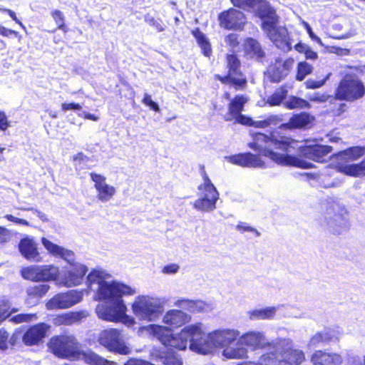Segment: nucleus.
Here are the masks:
<instances>
[{
  "instance_id": "obj_12",
  "label": "nucleus",
  "mask_w": 365,
  "mask_h": 365,
  "mask_svg": "<svg viewBox=\"0 0 365 365\" xmlns=\"http://www.w3.org/2000/svg\"><path fill=\"white\" fill-rule=\"evenodd\" d=\"M295 61L292 57L285 59L277 58L271 63L267 71V78L271 83H279L292 71Z\"/></svg>"
},
{
  "instance_id": "obj_55",
  "label": "nucleus",
  "mask_w": 365,
  "mask_h": 365,
  "mask_svg": "<svg viewBox=\"0 0 365 365\" xmlns=\"http://www.w3.org/2000/svg\"><path fill=\"white\" fill-rule=\"evenodd\" d=\"M347 109V105L345 103H341L339 104L337 108H333L331 112L333 116L338 117L344 113Z\"/></svg>"
},
{
  "instance_id": "obj_7",
  "label": "nucleus",
  "mask_w": 365,
  "mask_h": 365,
  "mask_svg": "<svg viewBox=\"0 0 365 365\" xmlns=\"http://www.w3.org/2000/svg\"><path fill=\"white\" fill-rule=\"evenodd\" d=\"M225 59L227 74L225 76L216 74L215 79L222 84L228 85L235 91L245 90L247 87V79L241 70L240 58L235 53H230L226 55Z\"/></svg>"
},
{
  "instance_id": "obj_21",
  "label": "nucleus",
  "mask_w": 365,
  "mask_h": 365,
  "mask_svg": "<svg viewBox=\"0 0 365 365\" xmlns=\"http://www.w3.org/2000/svg\"><path fill=\"white\" fill-rule=\"evenodd\" d=\"M240 343L252 351L266 348L269 345L264 335L255 331L244 334L240 339Z\"/></svg>"
},
{
  "instance_id": "obj_56",
  "label": "nucleus",
  "mask_w": 365,
  "mask_h": 365,
  "mask_svg": "<svg viewBox=\"0 0 365 365\" xmlns=\"http://www.w3.org/2000/svg\"><path fill=\"white\" fill-rule=\"evenodd\" d=\"M272 119L269 118H267L264 120H252V126L255 128H265L269 127L271 125Z\"/></svg>"
},
{
  "instance_id": "obj_19",
  "label": "nucleus",
  "mask_w": 365,
  "mask_h": 365,
  "mask_svg": "<svg viewBox=\"0 0 365 365\" xmlns=\"http://www.w3.org/2000/svg\"><path fill=\"white\" fill-rule=\"evenodd\" d=\"M364 154L365 147L352 146L333 154L331 158L336 161V168L339 170L340 165H346L344 163L356 160Z\"/></svg>"
},
{
  "instance_id": "obj_23",
  "label": "nucleus",
  "mask_w": 365,
  "mask_h": 365,
  "mask_svg": "<svg viewBox=\"0 0 365 365\" xmlns=\"http://www.w3.org/2000/svg\"><path fill=\"white\" fill-rule=\"evenodd\" d=\"M310 361L313 365H341L343 359L336 353L316 350L312 354Z\"/></svg>"
},
{
  "instance_id": "obj_20",
  "label": "nucleus",
  "mask_w": 365,
  "mask_h": 365,
  "mask_svg": "<svg viewBox=\"0 0 365 365\" xmlns=\"http://www.w3.org/2000/svg\"><path fill=\"white\" fill-rule=\"evenodd\" d=\"M88 272L86 265L80 263L71 264L70 268L64 273V279L68 286H77L81 284Z\"/></svg>"
},
{
  "instance_id": "obj_30",
  "label": "nucleus",
  "mask_w": 365,
  "mask_h": 365,
  "mask_svg": "<svg viewBox=\"0 0 365 365\" xmlns=\"http://www.w3.org/2000/svg\"><path fill=\"white\" fill-rule=\"evenodd\" d=\"M88 316L86 311L70 312L59 314L56 317V323L58 324L71 325L81 321Z\"/></svg>"
},
{
  "instance_id": "obj_9",
  "label": "nucleus",
  "mask_w": 365,
  "mask_h": 365,
  "mask_svg": "<svg viewBox=\"0 0 365 365\" xmlns=\"http://www.w3.org/2000/svg\"><path fill=\"white\" fill-rule=\"evenodd\" d=\"M200 174L203 183L200 184L197 189L202 192V196L195 201L193 206L200 211H211L216 207L219 193L215 186L212 183L204 166L200 168Z\"/></svg>"
},
{
  "instance_id": "obj_39",
  "label": "nucleus",
  "mask_w": 365,
  "mask_h": 365,
  "mask_svg": "<svg viewBox=\"0 0 365 365\" xmlns=\"http://www.w3.org/2000/svg\"><path fill=\"white\" fill-rule=\"evenodd\" d=\"M16 312L17 309L11 308V302L8 298L4 297L0 299V319L3 322Z\"/></svg>"
},
{
  "instance_id": "obj_24",
  "label": "nucleus",
  "mask_w": 365,
  "mask_h": 365,
  "mask_svg": "<svg viewBox=\"0 0 365 365\" xmlns=\"http://www.w3.org/2000/svg\"><path fill=\"white\" fill-rule=\"evenodd\" d=\"M191 320V317L180 309L168 311L164 317L163 322L171 328H178Z\"/></svg>"
},
{
  "instance_id": "obj_36",
  "label": "nucleus",
  "mask_w": 365,
  "mask_h": 365,
  "mask_svg": "<svg viewBox=\"0 0 365 365\" xmlns=\"http://www.w3.org/2000/svg\"><path fill=\"white\" fill-rule=\"evenodd\" d=\"M284 106L289 110L304 108L309 109L311 108V104L308 101L304 98L295 96H291L285 102Z\"/></svg>"
},
{
  "instance_id": "obj_51",
  "label": "nucleus",
  "mask_w": 365,
  "mask_h": 365,
  "mask_svg": "<svg viewBox=\"0 0 365 365\" xmlns=\"http://www.w3.org/2000/svg\"><path fill=\"white\" fill-rule=\"evenodd\" d=\"M142 102L155 112H158L160 110L158 104L156 102L153 101L152 100L151 96L148 93H145L142 99Z\"/></svg>"
},
{
  "instance_id": "obj_14",
  "label": "nucleus",
  "mask_w": 365,
  "mask_h": 365,
  "mask_svg": "<svg viewBox=\"0 0 365 365\" xmlns=\"http://www.w3.org/2000/svg\"><path fill=\"white\" fill-rule=\"evenodd\" d=\"M297 150L300 158L322 163L327 161L328 155L332 151V147L314 143L301 145Z\"/></svg>"
},
{
  "instance_id": "obj_3",
  "label": "nucleus",
  "mask_w": 365,
  "mask_h": 365,
  "mask_svg": "<svg viewBox=\"0 0 365 365\" xmlns=\"http://www.w3.org/2000/svg\"><path fill=\"white\" fill-rule=\"evenodd\" d=\"M233 7L250 11L256 9L261 20L260 27L267 37L280 50L288 52L292 48L287 30L279 26V16L267 0H230Z\"/></svg>"
},
{
  "instance_id": "obj_53",
  "label": "nucleus",
  "mask_w": 365,
  "mask_h": 365,
  "mask_svg": "<svg viewBox=\"0 0 365 365\" xmlns=\"http://www.w3.org/2000/svg\"><path fill=\"white\" fill-rule=\"evenodd\" d=\"M236 228L240 232H254L257 236L259 235V232L255 228L250 227L245 222H240L237 225Z\"/></svg>"
},
{
  "instance_id": "obj_10",
  "label": "nucleus",
  "mask_w": 365,
  "mask_h": 365,
  "mask_svg": "<svg viewBox=\"0 0 365 365\" xmlns=\"http://www.w3.org/2000/svg\"><path fill=\"white\" fill-rule=\"evenodd\" d=\"M98 341L101 345L114 354L128 355L131 353V349L125 344L117 329L103 330Z\"/></svg>"
},
{
  "instance_id": "obj_42",
  "label": "nucleus",
  "mask_w": 365,
  "mask_h": 365,
  "mask_svg": "<svg viewBox=\"0 0 365 365\" xmlns=\"http://www.w3.org/2000/svg\"><path fill=\"white\" fill-rule=\"evenodd\" d=\"M51 14L57 26V29L62 31L63 33H67L68 29L66 25L65 17L63 12L60 10L55 9L51 11Z\"/></svg>"
},
{
  "instance_id": "obj_57",
  "label": "nucleus",
  "mask_w": 365,
  "mask_h": 365,
  "mask_svg": "<svg viewBox=\"0 0 365 365\" xmlns=\"http://www.w3.org/2000/svg\"><path fill=\"white\" fill-rule=\"evenodd\" d=\"M10 126L9 121L5 113L0 110V130H6Z\"/></svg>"
},
{
  "instance_id": "obj_59",
  "label": "nucleus",
  "mask_w": 365,
  "mask_h": 365,
  "mask_svg": "<svg viewBox=\"0 0 365 365\" xmlns=\"http://www.w3.org/2000/svg\"><path fill=\"white\" fill-rule=\"evenodd\" d=\"M1 11L5 12L8 14V15L16 23L18 24L21 28L24 29H26L25 26L22 24V22L17 18L16 13L9 9H0Z\"/></svg>"
},
{
  "instance_id": "obj_18",
  "label": "nucleus",
  "mask_w": 365,
  "mask_h": 365,
  "mask_svg": "<svg viewBox=\"0 0 365 365\" xmlns=\"http://www.w3.org/2000/svg\"><path fill=\"white\" fill-rule=\"evenodd\" d=\"M279 361L278 365H299L305 360L302 350L293 346H284L279 351Z\"/></svg>"
},
{
  "instance_id": "obj_6",
  "label": "nucleus",
  "mask_w": 365,
  "mask_h": 365,
  "mask_svg": "<svg viewBox=\"0 0 365 365\" xmlns=\"http://www.w3.org/2000/svg\"><path fill=\"white\" fill-rule=\"evenodd\" d=\"M238 333L232 330H217L210 333L208 336L205 333V341L207 345L206 354L213 347L224 348L223 355L227 359H243L247 356V349L244 347L231 348L229 346L237 339Z\"/></svg>"
},
{
  "instance_id": "obj_33",
  "label": "nucleus",
  "mask_w": 365,
  "mask_h": 365,
  "mask_svg": "<svg viewBox=\"0 0 365 365\" xmlns=\"http://www.w3.org/2000/svg\"><path fill=\"white\" fill-rule=\"evenodd\" d=\"M333 338L334 331L330 329H327L318 331L313 335L309 340V344L313 346H317L320 344L330 342Z\"/></svg>"
},
{
  "instance_id": "obj_13",
  "label": "nucleus",
  "mask_w": 365,
  "mask_h": 365,
  "mask_svg": "<svg viewBox=\"0 0 365 365\" xmlns=\"http://www.w3.org/2000/svg\"><path fill=\"white\" fill-rule=\"evenodd\" d=\"M51 326L45 322H39L29 326L22 335V342L26 346H38L47 336Z\"/></svg>"
},
{
  "instance_id": "obj_49",
  "label": "nucleus",
  "mask_w": 365,
  "mask_h": 365,
  "mask_svg": "<svg viewBox=\"0 0 365 365\" xmlns=\"http://www.w3.org/2000/svg\"><path fill=\"white\" fill-rule=\"evenodd\" d=\"M9 331L5 328L0 329V350L6 351L8 349Z\"/></svg>"
},
{
  "instance_id": "obj_54",
  "label": "nucleus",
  "mask_w": 365,
  "mask_h": 365,
  "mask_svg": "<svg viewBox=\"0 0 365 365\" xmlns=\"http://www.w3.org/2000/svg\"><path fill=\"white\" fill-rule=\"evenodd\" d=\"M82 106L78 103H63L61 104V110L66 112L69 110H80Z\"/></svg>"
},
{
  "instance_id": "obj_27",
  "label": "nucleus",
  "mask_w": 365,
  "mask_h": 365,
  "mask_svg": "<svg viewBox=\"0 0 365 365\" xmlns=\"http://www.w3.org/2000/svg\"><path fill=\"white\" fill-rule=\"evenodd\" d=\"M244 48L247 53L256 58L258 61H262L266 56V53L260 43L254 38L247 37L245 39Z\"/></svg>"
},
{
  "instance_id": "obj_52",
  "label": "nucleus",
  "mask_w": 365,
  "mask_h": 365,
  "mask_svg": "<svg viewBox=\"0 0 365 365\" xmlns=\"http://www.w3.org/2000/svg\"><path fill=\"white\" fill-rule=\"evenodd\" d=\"M0 35L4 37H10L11 36H14V37L19 38V40L21 38V36L18 31L8 29L2 25H0Z\"/></svg>"
},
{
  "instance_id": "obj_15",
  "label": "nucleus",
  "mask_w": 365,
  "mask_h": 365,
  "mask_svg": "<svg viewBox=\"0 0 365 365\" xmlns=\"http://www.w3.org/2000/svg\"><path fill=\"white\" fill-rule=\"evenodd\" d=\"M83 294L76 290H69L66 292L56 294L47 302L50 309H68L82 300Z\"/></svg>"
},
{
  "instance_id": "obj_31",
  "label": "nucleus",
  "mask_w": 365,
  "mask_h": 365,
  "mask_svg": "<svg viewBox=\"0 0 365 365\" xmlns=\"http://www.w3.org/2000/svg\"><path fill=\"white\" fill-rule=\"evenodd\" d=\"M41 243L44 247L48 251L50 254L54 256H58L62 258H65L66 256L73 255V252L70 250H66L64 248L58 246L56 244L53 243L46 237L41 238Z\"/></svg>"
},
{
  "instance_id": "obj_48",
  "label": "nucleus",
  "mask_w": 365,
  "mask_h": 365,
  "mask_svg": "<svg viewBox=\"0 0 365 365\" xmlns=\"http://www.w3.org/2000/svg\"><path fill=\"white\" fill-rule=\"evenodd\" d=\"M233 120H235V123L247 126H252L253 120L250 117L243 115L242 113L234 115Z\"/></svg>"
},
{
  "instance_id": "obj_11",
  "label": "nucleus",
  "mask_w": 365,
  "mask_h": 365,
  "mask_svg": "<svg viewBox=\"0 0 365 365\" xmlns=\"http://www.w3.org/2000/svg\"><path fill=\"white\" fill-rule=\"evenodd\" d=\"M217 20L220 27L228 31H243L247 23V16L243 11L234 7L219 13Z\"/></svg>"
},
{
  "instance_id": "obj_46",
  "label": "nucleus",
  "mask_w": 365,
  "mask_h": 365,
  "mask_svg": "<svg viewBox=\"0 0 365 365\" xmlns=\"http://www.w3.org/2000/svg\"><path fill=\"white\" fill-rule=\"evenodd\" d=\"M225 41L232 49L236 48L240 45L239 36L235 33L228 34L225 37Z\"/></svg>"
},
{
  "instance_id": "obj_29",
  "label": "nucleus",
  "mask_w": 365,
  "mask_h": 365,
  "mask_svg": "<svg viewBox=\"0 0 365 365\" xmlns=\"http://www.w3.org/2000/svg\"><path fill=\"white\" fill-rule=\"evenodd\" d=\"M340 173L354 178H359L365 175V158L359 163L352 165H340Z\"/></svg>"
},
{
  "instance_id": "obj_34",
  "label": "nucleus",
  "mask_w": 365,
  "mask_h": 365,
  "mask_svg": "<svg viewBox=\"0 0 365 365\" xmlns=\"http://www.w3.org/2000/svg\"><path fill=\"white\" fill-rule=\"evenodd\" d=\"M49 286L46 284H36L30 287L26 290L28 299H39L42 298L48 291Z\"/></svg>"
},
{
  "instance_id": "obj_45",
  "label": "nucleus",
  "mask_w": 365,
  "mask_h": 365,
  "mask_svg": "<svg viewBox=\"0 0 365 365\" xmlns=\"http://www.w3.org/2000/svg\"><path fill=\"white\" fill-rule=\"evenodd\" d=\"M163 363L167 365H182V359L177 355L171 353H167L163 356Z\"/></svg>"
},
{
  "instance_id": "obj_1",
  "label": "nucleus",
  "mask_w": 365,
  "mask_h": 365,
  "mask_svg": "<svg viewBox=\"0 0 365 365\" xmlns=\"http://www.w3.org/2000/svg\"><path fill=\"white\" fill-rule=\"evenodd\" d=\"M297 141L290 137L280 136L279 138L269 136L262 133H256L252 135V142L248 143V147L259 154L250 152L235 154L229 157V161L241 167L264 168L265 163L259 155L269 158L273 162L283 166H291L302 169L313 168L312 163L307 162L300 158L288 154H280L274 152L271 147L284 152H290L294 150V144Z\"/></svg>"
},
{
  "instance_id": "obj_17",
  "label": "nucleus",
  "mask_w": 365,
  "mask_h": 365,
  "mask_svg": "<svg viewBox=\"0 0 365 365\" xmlns=\"http://www.w3.org/2000/svg\"><path fill=\"white\" fill-rule=\"evenodd\" d=\"M90 177L94 182V187L97 192V198L101 202L109 201L115 195L116 189L114 186L106 183V178L96 173H91Z\"/></svg>"
},
{
  "instance_id": "obj_44",
  "label": "nucleus",
  "mask_w": 365,
  "mask_h": 365,
  "mask_svg": "<svg viewBox=\"0 0 365 365\" xmlns=\"http://www.w3.org/2000/svg\"><path fill=\"white\" fill-rule=\"evenodd\" d=\"M36 319V314H19L13 316L10 321L15 324H21L23 322H30Z\"/></svg>"
},
{
  "instance_id": "obj_2",
  "label": "nucleus",
  "mask_w": 365,
  "mask_h": 365,
  "mask_svg": "<svg viewBox=\"0 0 365 365\" xmlns=\"http://www.w3.org/2000/svg\"><path fill=\"white\" fill-rule=\"evenodd\" d=\"M107 275L102 270L93 269L86 277L89 285L98 284L97 290L98 299L108 304V305H102L98 307L99 317L108 322L124 321L130 324H133L134 319L130 318L125 313L127 309L122 297L133 295L135 293V289L114 281L110 283L106 282L105 279Z\"/></svg>"
},
{
  "instance_id": "obj_63",
  "label": "nucleus",
  "mask_w": 365,
  "mask_h": 365,
  "mask_svg": "<svg viewBox=\"0 0 365 365\" xmlns=\"http://www.w3.org/2000/svg\"><path fill=\"white\" fill-rule=\"evenodd\" d=\"M306 59H310V60H316L318 58V54L316 51L312 50L310 47L308 46V48L306 49L305 52L304 53Z\"/></svg>"
},
{
  "instance_id": "obj_43",
  "label": "nucleus",
  "mask_w": 365,
  "mask_h": 365,
  "mask_svg": "<svg viewBox=\"0 0 365 365\" xmlns=\"http://www.w3.org/2000/svg\"><path fill=\"white\" fill-rule=\"evenodd\" d=\"M331 73H327L321 79L315 80L309 78L304 82V86L307 89H317L325 85L326 82L330 78Z\"/></svg>"
},
{
  "instance_id": "obj_62",
  "label": "nucleus",
  "mask_w": 365,
  "mask_h": 365,
  "mask_svg": "<svg viewBox=\"0 0 365 365\" xmlns=\"http://www.w3.org/2000/svg\"><path fill=\"white\" fill-rule=\"evenodd\" d=\"M10 238V234L7 229L0 226V244L6 242Z\"/></svg>"
},
{
  "instance_id": "obj_64",
  "label": "nucleus",
  "mask_w": 365,
  "mask_h": 365,
  "mask_svg": "<svg viewBox=\"0 0 365 365\" xmlns=\"http://www.w3.org/2000/svg\"><path fill=\"white\" fill-rule=\"evenodd\" d=\"M73 160L81 163L88 160V157L83 152H78L73 156Z\"/></svg>"
},
{
  "instance_id": "obj_40",
  "label": "nucleus",
  "mask_w": 365,
  "mask_h": 365,
  "mask_svg": "<svg viewBox=\"0 0 365 365\" xmlns=\"http://www.w3.org/2000/svg\"><path fill=\"white\" fill-rule=\"evenodd\" d=\"M39 266L32 265L22 268L21 274L25 279L31 282H39L40 272Z\"/></svg>"
},
{
  "instance_id": "obj_28",
  "label": "nucleus",
  "mask_w": 365,
  "mask_h": 365,
  "mask_svg": "<svg viewBox=\"0 0 365 365\" xmlns=\"http://www.w3.org/2000/svg\"><path fill=\"white\" fill-rule=\"evenodd\" d=\"M191 34L195 37L196 42L201 49L202 55L210 58L212 55V48L209 38L200 31L199 28H195Z\"/></svg>"
},
{
  "instance_id": "obj_35",
  "label": "nucleus",
  "mask_w": 365,
  "mask_h": 365,
  "mask_svg": "<svg viewBox=\"0 0 365 365\" xmlns=\"http://www.w3.org/2000/svg\"><path fill=\"white\" fill-rule=\"evenodd\" d=\"M274 307H266L261 309H254L249 312V318L251 320L269 319L275 315Z\"/></svg>"
},
{
  "instance_id": "obj_8",
  "label": "nucleus",
  "mask_w": 365,
  "mask_h": 365,
  "mask_svg": "<svg viewBox=\"0 0 365 365\" xmlns=\"http://www.w3.org/2000/svg\"><path fill=\"white\" fill-rule=\"evenodd\" d=\"M365 96L364 83L356 75L346 73L339 81L335 88L334 97L336 100L354 102Z\"/></svg>"
},
{
  "instance_id": "obj_16",
  "label": "nucleus",
  "mask_w": 365,
  "mask_h": 365,
  "mask_svg": "<svg viewBox=\"0 0 365 365\" xmlns=\"http://www.w3.org/2000/svg\"><path fill=\"white\" fill-rule=\"evenodd\" d=\"M132 309L141 320L151 321L158 314V306L146 296H138L132 304Z\"/></svg>"
},
{
  "instance_id": "obj_37",
  "label": "nucleus",
  "mask_w": 365,
  "mask_h": 365,
  "mask_svg": "<svg viewBox=\"0 0 365 365\" xmlns=\"http://www.w3.org/2000/svg\"><path fill=\"white\" fill-rule=\"evenodd\" d=\"M313 66L308 62L299 61L296 67L295 79L298 81H302L305 78L313 71Z\"/></svg>"
},
{
  "instance_id": "obj_47",
  "label": "nucleus",
  "mask_w": 365,
  "mask_h": 365,
  "mask_svg": "<svg viewBox=\"0 0 365 365\" xmlns=\"http://www.w3.org/2000/svg\"><path fill=\"white\" fill-rule=\"evenodd\" d=\"M23 332L21 329H16L11 335L9 333V341L8 344L11 346H16L19 342L20 339H22Z\"/></svg>"
},
{
  "instance_id": "obj_32",
  "label": "nucleus",
  "mask_w": 365,
  "mask_h": 365,
  "mask_svg": "<svg viewBox=\"0 0 365 365\" xmlns=\"http://www.w3.org/2000/svg\"><path fill=\"white\" fill-rule=\"evenodd\" d=\"M39 282L56 280L59 276V269L53 264L39 266Z\"/></svg>"
},
{
  "instance_id": "obj_22",
  "label": "nucleus",
  "mask_w": 365,
  "mask_h": 365,
  "mask_svg": "<svg viewBox=\"0 0 365 365\" xmlns=\"http://www.w3.org/2000/svg\"><path fill=\"white\" fill-rule=\"evenodd\" d=\"M315 120L314 116L307 112H300L292 115L287 123L280 125L281 128L284 129H301L307 128Z\"/></svg>"
},
{
  "instance_id": "obj_60",
  "label": "nucleus",
  "mask_w": 365,
  "mask_h": 365,
  "mask_svg": "<svg viewBox=\"0 0 365 365\" xmlns=\"http://www.w3.org/2000/svg\"><path fill=\"white\" fill-rule=\"evenodd\" d=\"M5 218L10 222H14L16 224L22 225H29V222L24 219L18 218L12 215L8 214L5 215Z\"/></svg>"
},
{
  "instance_id": "obj_41",
  "label": "nucleus",
  "mask_w": 365,
  "mask_h": 365,
  "mask_svg": "<svg viewBox=\"0 0 365 365\" xmlns=\"http://www.w3.org/2000/svg\"><path fill=\"white\" fill-rule=\"evenodd\" d=\"M279 354L278 352H267L262 354L258 361L259 365H278Z\"/></svg>"
},
{
  "instance_id": "obj_26",
  "label": "nucleus",
  "mask_w": 365,
  "mask_h": 365,
  "mask_svg": "<svg viewBox=\"0 0 365 365\" xmlns=\"http://www.w3.org/2000/svg\"><path fill=\"white\" fill-rule=\"evenodd\" d=\"M248 98L246 96L237 94L230 99L227 105V113L224 117L225 121H231L233 116L240 114L244 110L245 105L247 103Z\"/></svg>"
},
{
  "instance_id": "obj_61",
  "label": "nucleus",
  "mask_w": 365,
  "mask_h": 365,
  "mask_svg": "<svg viewBox=\"0 0 365 365\" xmlns=\"http://www.w3.org/2000/svg\"><path fill=\"white\" fill-rule=\"evenodd\" d=\"M179 268L177 264H170L163 268V272L165 274H174L178 271Z\"/></svg>"
},
{
  "instance_id": "obj_38",
  "label": "nucleus",
  "mask_w": 365,
  "mask_h": 365,
  "mask_svg": "<svg viewBox=\"0 0 365 365\" xmlns=\"http://www.w3.org/2000/svg\"><path fill=\"white\" fill-rule=\"evenodd\" d=\"M287 90L284 86L276 89L267 98V103L272 106H279L287 96Z\"/></svg>"
},
{
  "instance_id": "obj_58",
  "label": "nucleus",
  "mask_w": 365,
  "mask_h": 365,
  "mask_svg": "<svg viewBox=\"0 0 365 365\" xmlns=\"http://www.w3.org/2000/svg\"><path fill=\"white\" fill-rule=\"evenodd\" d=\"M327 100V96L319 92L314 93L312 96L309 97V101L323 103Z\"/></svg>"
},
{
  "instance_id": "obj_4",
  "label": "nucleus",
  "mask_w": 365,
  "mask_h": 365,
  "mask_svg": "<svg viewBox=\"0 0 365 365\" xmlns=\"http://www.w3.org/2000/svg\"><path fill=\"white\" fill-rule=\"evenodd\" d=\"M154 335L170 350H185L189 348L197 353L206 354L207 345L205 341V332L200 323L185 327L180 333L175 334L172 330L163 326H154Z\"/></svg>"
},
{
  "instance_id": "obj_50",
  "label": "nucleus",
  "mask_w": 365,
  "mask_h": 365,
  "mask_svg": "<svg viewBox=\"0 0 365 365\" xmlns=\"http://www.w3.org/2000/svg\"><path fill=\"white\" fill-rule=\"evenodd\" d=\"M90 365H117V363L104 359L95 353Z\"/></svg>"
},
{
  "instance_id": "obj_5",
  "label": "nucleus",
  "mask_w": 365,
  "mask_h": 365,
  "mask_svg": "<svg viewBox=\"0 0 365 365\" xmlns=\"http://www.w3.org/2000/svg\"><path fill=\"white\" fill-rule=\"evenodd\" d=\"M47 346L48 351L57 358L83 360L88 365L95 354L93 351H81L75 336L68 334H58L51 336L47 342Z\"/></svg>"
},
{
  "instance_id": "obj_25",
  "label": "nucleus",
  "mask_w": 365,
  "mask_h": 365,
  "mask_svg": "<svg viewBox=\"0 0 365 365\" xmlns=\"http://www.w3.org/2000/svg\"><path fill=\"white\" fill-rule=\"evenodd\" d=\"M19 249L26 259L35 262L42 261L37 245L32 240L29 238L21 239L19 244Z\"/></svg>"
}]
</instances>
